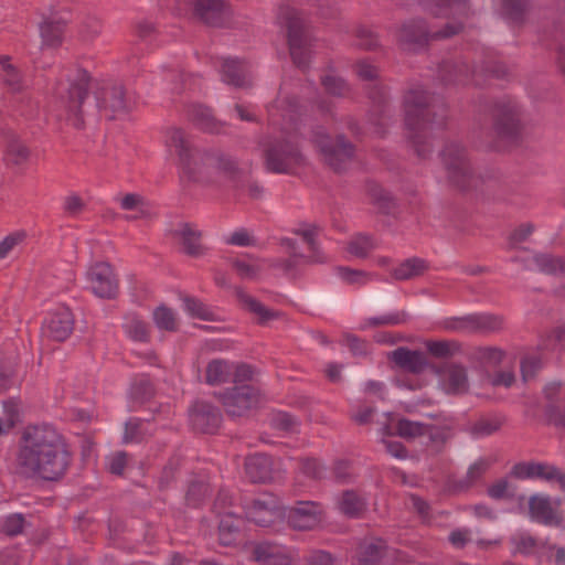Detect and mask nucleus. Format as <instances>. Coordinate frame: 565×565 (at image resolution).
Masks as SVG:
<instances>
[{
  "instance_id": "obj_34",
  "label": "nucleus",
  "mask_w": 565,
  "mask_h": 565,
  "mask_svg": "<svg viewBox=\"0 0 565 565\" xmlns=\"http://www.w3.org/2000/svg\"><path fill=\"white\" fill-rule=\"evenodd\" d=\"M122 210L132 212L130 218L143 217L147 213V205L143 199L135 193H128L117 199Z\"/></svg>"
},
{
  "instance_id": "obj_51",
  "label": "nucleus",
  "mask_w": 565,
  "mask_h": 565,
  "mask_svg": "<svg viewBox=\"0 0 565 565\" xmlns=\"http://www.w3.org/2000/svg\"><path fill=\"white\" fill-rule=\"evenodd\" d=\"M23 523L24 520L20 514H12L6 519L3 530L10 535H15L22 531Z\"/></svg>"
},
{
  "instance_id": "obj_62",
  "label": "nucleus",
  "mask_w": 565,
  "mask_h": 565,
  "mask_svg": "<svg viewBox=\"0 0 565 565\" xmlns=\"http://www.w3.org/2000/svg\"><path fill=\"white\" fill-rule=\"evenodd\" d=\"M514 382V374L511 371H503L497 374L492 380L491 383L494 386H505L509 387Z\"/></svg>"
},
{
  "instance_id": "obj_1",
  "label": "nucleus",
  "mask_w": 565,
  "mask_h": 565,
  "mask_svg": "<svg viewBox=\"0 0 565 565\" xmlns=\"http://www.w3.org/2000/svg\"><path fill=\"white\" fill-rule=\"evenodd\" d=\"M68 462L65 443L54 428L44 425L24 430L17 455L21 475L56 480L65 473Z\"/></svg>"
},
{
  "instance_id": "obj_43",
  "label": "nucleus",
  "mask_w": 565,
  "mask_h": 565,
  "mask_svg": "<svg viewBox=\"0 0 565 565\" xmlns=\"http://www.w3.org/2000/svg\"><path fill=\"white\" fill-rule=\"evenodd\" d=\"M494 459L492 457H482L477 459L467 471V479L469 483H472L480 479L493 463Z\"/></svg>"
},
{
  "instance_id": "obj_31",
  "label": "nucleus",
  "mask_w": 565,
  "mask_h": 565,
  "mask_svg": "<svg viewBox=\"0 0 565 565\" xmlns=\"http://www.w3.org/2000/svg\"><path fill=\"white\" fill-rule=\"evenodd\" d=\"M222 77L227 84L241 87L246 84L244 66L237 60H225L222 66Z\"/></svg>"
},
{
  "instance_id": "obj_22",
  "label": "nucleus",
  "mask_w": 565,
  "mask_h": 565,
  "mask_svg": "<svg viewBox=\"0 0 565 565\" xmlns=\"http://www.w3.org/2000/svg\"><path fill=\"white\" fill-rule=\"evenodd\" d=\"M391 358L399 367L414 374L422 372L427 364L423 353L403 348L393 351Z\"/></svg>"
},
{
  "instance_id": "obj_6",
  "label": "nucleus",
  "mask_w": 565,
  "mask_h": 565,
  "mask_svg": "<svg viewBox=\"0 0 565 565\" xmlns=\"http://www.w3.org/2000/svg\"><path fill=\"white\" fill-rule=\"evenodd\" d=\"M88 289L99 298H113L118 290V281L109 264L96 262L86 271Z\"/></svg>"
},
{
  "instance_id": "obj_9",
  "label": "nucleus",
  "mask_w": 565,
  "mask_h": 565,
  "mask_svg": "<svg viewBox=\"0 0 565 565\" xmlns=\"http://www.w3.org/2000/svg\"><path fill=\"white\" fill-rule=\"evenodd\" d=\"M74 329V318L68 307L57 305L52 308L42 326L43 333L56 341L66 340Z\"/></svg>"
},
{
  "instance_id": "obj_60",
  "label": "nucleus",
  "mask_w": 565,
  "mask_h": 565,
  "mask_svg": "<svg viewBox=\"0 0 565 565\" xmlns=\"http://www.w3.org/2000/svg\"><path fill=\"white\" fill-rule=\"evenodd\" d=\"M488 493L491 498L494 499L504 498L509 493L508 482L505 480L498 481L489 488Z\"/></svg>"
},
{
  "instance_id": "obj_49",
  "label": "nucleus",
  "mask_w": 565,
  "mask_h": 565,
  "mask_svg": "<svg viewBox=\"0 0 565 565\" xmlns=\"http://www.w3.org/2000/svg\"><path fill=\"white\" fill-rule=\"evenodd\" d=\"M324 88L333 95H342L347 92L344 81L335 75H326L322 79Z\"/></svg>"
},
{
  "instance_id": "obj_25",
  "label": "nucleus",
  "mask_w": 565,
  "mask_h": 565,
  "mask_svg": "<svg viewBox=\"0 0 565 565\" xmlns=\"http://www.w3.org/2000/svg\"><path fill=\"white\" fill-rule=\"evenodd\" d=\"M246 473L254 482H265L270 479V460L266 455L249 457L245 463Z\"/></svg>"
},
{
  "instance_id": "obj_47",
  "label": "nucleus",
  "mask_w": 565,
  "mask_h": 565,
  "mask_svg": "<svg viewBox=\"0 0 565 565\" xmlns=\"http://www.w3.org/2000/svg\"><path fill=\"white\" fill-rule=\"evenodd\" d=\"M527 4L526 0H503L502 11L503 14L510 19L516 20L525 10Z\"/></svg>"
},
{
  "instance_id": "obj_20",
  "label": "nucleus",
  "mask_w": 565,
  "mask_h": 565,
  "mask_svg": "<svg viewBox=\"0 0 565 565\" xmlns=\"http://www.w3.org/2000/svg\"><path fill=\"white\" fill-rule=\"evenodd\" d=\"M205 23L218 25L227 15L228 9L222 0H189Z\"/></svg>"
},
{
  "instance_id": "obj_41",
  "label": "nucleus",
  "mask_w": 565,
  "mask_h": 565,
  "mask_svg": "<svg viewBox=\"0 0 565 565\" xmlns=\"http://www.w3.org/2000/svg\"><path fill=\"white\" fill-rule=\"evenodd\" d=\"M183 307L184 310L193 318L203 320L213 319V313L209 310V308L194 298H184Z\"/></svg>"
},
{
  "instance_id": "obj_24",
  "label": "nucleus",
  "mask_w": 565,
  "mask_h": 565,
  "mask_svg": "<svg viewBox=\"0 0 565 565\" xmlns=\"http://www.w3.org/2000/svg\"><path fill=\"white\" fill-rule=\"evenodd\" d=\"M339 511L350 518L361 515L365 508L366 501L363 497L354 491H344L337 501Z\"/></svg>"
},
{
  "instance_id": "obj_23",
  "label": "nucleus",
  "mask_w": 565,
  "mask_h": 565,
  "mask_svg": "<svg viewBox=\"0 0 565 565\" xmlns=\"http://www.w3.org/2000/svg\"><path fill=\"white\" fill-rule=\"evenodd\" d=\"M443 161L454 180H456L458 173L466 174L468 171L466 153L458 145H449L444 150Z\"/></svg>"
},
{
  "instance_id": "obj_45",
  "label": "nucleus",
  "mask_w": 565,
  "mask_h": 565,
  "mask_svg": "<svg viewBox=\"0 0 565 565\" xmlns=\"http://www.w3.org/2000/svg\"><path fill=\"white\" fill-rule=\"evenodd\" d=\"M541 359L536 355L525 356L521 362V374L523 381H529L534 376L536 371L541 367Z\"/></svg>"
},
{
  "instance_id": "obj_44",
  "label": "nucleus",
  "mask_w": 565,
  "mask_h": 565,
  "mask_svg": "<svg viewBox=\"0 0 565 565\" xmlns=\"http://www.w3.org/2000/svg\"><path fill=\"white\" fill-rule=\"evenodd\" d=\"M501 426L499 419H481L477 422L472 427V434L476 437L489 436L497 431Z\"/></svg>"
},
{
  "instance_id": "obj_21",
  "label": "nucleus",
  "mask_w": 565,
  "mask_h": 565,
  "mask_svg": "<svg viewBox=\"0 0 565 565\" xmlns=\"http://www.w3.org/2000/svg\"><path fill=\"white\" fill-rule=\"evenodd\" d=\"M255 557L263 565H295L291 551L277 545H259L255 550Z\"/></svg>"
},
{
  "instance_id": "obj_29",
  "label": "nucleus",
  "mask_w": 565,
  "mask_h": 565,
  "mask_svg": "<svg viewBox=\"0 0 565 565\" xmlns=\"http://www.w3.org/2000/svg\"><path fill=\"white\" fill-rule=\"evenodd\" d=\"M424 431V426L406 419H391L390 424L385 427L386 435H398L405 438L420 436Z\"/></svg>"
},
{
  "instance_id": "obj_16",
  "label": "nucleus",
  "mask_w": 565,
  "mask_h": 565,
  "mask_svg": "<svg viewBox=\"0 0 565 565\" xmlns=\"http://www.w3.org/2000/svg\"><path fill=\"white\" fill-rule=\"evenodd\" d=\"M529 510L532 520L545 525H558L562 521L547 495H532L529 500Z\"/></svg>"
},
{
  "instance_id": "obj_30",
  "label": "nucleus",
  "mask_w": 565,
  "mask_h": 565,
  "mask_svg": "<svg viewBox=\"0 0 565 565\" xmlns=\"http://www.w3.org/2000/svg\"><path fill=\"white\" fill-rule=\"evenodd\" d=\"M30 159L29 148L20 140H11L4 152V161L9 166L22 167L28 163Z\"/></svg>"
},
{
  "instance_id": "obj_36",
  "label": "nucleus",
  "mask_w": 565,
  "mask_h": 565,
  "mask_svg": "<svg viewBox=\"0 0 565 565\" xmlns=\"http://www.w3.org/2000/svg\"><path fill=\"white\" fill-rule=\"evenodd\" d=\"M124 328L127 335L134 341L145 342L148 340V328L137 316H127Z\"/></svg>"
},
{
  "instance_id": "obj_55",
  "label": "nucleus",
  "mask_w": 565,
  "mask_h": 565,
  "mask_svg": "<svg viewBox=\"0 0 565 565\" xmlns=\"http://www.w3.org/2000/svg\"><path fill=\"white\" fill-rule=\"evenodd\" d=\"M436 6L449 10L451 13H462L466 9L467 0H435Z\"/></svg>"
},
{
  "instance_id": "obj_40",
  "label": "nucleus",
  "mask_w": 565,
  "mask_h": 565,
  "mask_svg": "<svg viewBox=\"0 0 565 565\" xmlns=\"http://www.w3.org/2000/svg\"><path fill=\"white\" fill-rule=\"evenodd\" d=\"M0 66L2 70V76L8 86L12 90L21 89V77L18 70L11 64L9 56L0 57Z\"/></svg>"
},
{
  "instance_id": "obj_35",
  "label": "nucleus",
  "mask_w": 565,
  "mask_h": 565,
  "mask_svg": "<svg viewBox=\"0 0 565 565\" xmlns=\"http://www.w3.org/2000/svg\"><path fill=\"white\" fill-rule=\"evenodd\" d=\"M19 405L13 401L3 403V412L0 415V437L7 435L19 422Z\"/></svg>"
},
{
  "instance_id": "obj_57",
  "label": "nucleus",
  "mask_w": 565,
  "mask_h": 565,
  "mask_svg": "<svg viewBox=\"0 0 565 565\" xmlns=\"http://www.w3.org/2000/svg\"><path fill=\"white\" fill-rule=\"evenodd\" d=\"M306 565H333V559L329 553L318 551L308 557Z\"/></svg>"
},
{
  "instance_id": "obj_46",
  "label": "nucleus",
  "mask_w": 565,
  "mask_h": 565,
  "mask_svg": "<svg viewBox=\"0 0 565 565\" xmlns=\"http://www.w3.org/2000/svg\"><path fill=\"white\" fill-rule=\"evenodd\" d=\"M458 347L454 342L431 341L427 343V350L436 356H447L457 351Z\"/></svg>"
},
{
  "instance_id": "obj_10",
  "label": "nucleus",
  "mask_w": 565,
  "mask_h": 565,
  "mask_svg": "<svg viewBox=\"0 0 565 565\" xmlns=\"http://www.w3.org/2000/svg\"><path fill=\"white\" fill-rule=\"evenodd\" d=\"M285 510L271 494L257 499L246 511L247 518L262 526H268L285 516Z\"/></svg>"
},
{
  "instance_id": "obj_12",
  "label": "nucleus",
  "mask_w": 565,
  "mask_h": 565,
  "mask_svg": "<svg viewBox=\"0 0 565 565\" xmlns=\"http://www.w3.org/2000/svg\"><path fill=\"white\" fill-rule=\"evenodd\" d=\"M258 402V393L250 386L235 387L223 396V405L233 416L243 415L246 411L255 407Z\"/></svg>"
},
{
  "instance_id": "obj_26",
  "label": "nucleus",
  "mask_w": 565,
  "mask_h": 565,
  "mask_svg": "<svg viewBox=\"0 0 565 565\" xmlns=\"http://www.w3.org/2000/svg\"><path fill=\"white\" fill-rule=\"evenodd\" d=\"M97 106L100 108H109L115 115L126 111L127 104L125 100V92L122 87L115 86L103 92V98L96 97Z\"/></svg>"
},
{
  "instance_id": "obj_14",
  "label": "nucleus",
  "mask_w": 565,
  "mask_h": 565,
  "mask_svg": "<svg viewBox=\"0 0 565 565\" xmlns=\"http://www.w3.org/2000/svg\"><path fill=\"white\" fill-rule=\"evenodd\" d=\"M234 374L235 381H241L250 375V370L246 365H234L224 360H213L206 366V382L211 385L222 384L228 381Z\"/></svg>"
},
{
  "instance_id": "obj_50",
  "label": "nucleus",
  "mask_w": 565,
  "mask_h": 565,
  "mask_svg": "<svg viewBox=\"0 0 565 565\" xmlns=\"http://www.w3.org/2000/svg\"><path fill=\"white\" fill-rule=\"evenodd\" d=\"M127 463V457L125 452H116L108 457L107 467L111 473L120 475Z\"/></svg>"
},
{
  "instance_id": "obj_28",
  "label": "nucleus",
  "mask_w": 565,
  "mask_h": 565,
  "mask_svg": "<svg viewBox=\"0 0 565 565\" xmlns=\"http://www.w3.org/2000/svg\"><path fill=\"white\" fill-rule=\"evenodd\" d=\"M526 267L545 274H556L565 269V264L559 258L546 254H537L526 260Z\"/></svg>"
},
{
  "instance_id": "obj_11",
  "label": "nucleus",
  "mask_w": 565,
  "mask_h": 565,
  "mask_svg": "<svg viewBox=\"0 0 565 565\" xmlns=\"http://www.w3.org/2000/svg\"><path fill=\"white\" fill-rule=\"evenodd\" d=\"M512 472L520 479H543L556 482L565 491V473L554 466L542 462H522L514 466Z\"/></svg>"
},
{
  "instance_id": "obj_48",
  "label": "nucleus",
  "mask_w": 565,
  "mask_h": 565,
  "mask_svg": "<svg viewBox=\"0 0 565 565\" xmlns=\"http://www.w3.org/2000/svg\"><path fill=\"white\" fill-rule=\"evenodd\" d=\"M482 359L489 365H500L510 363L511 359L501 350L495 348H487L482 350Z\"/></svg>"
},
{
  "instance_id": "obj_8",
  "label": "nucleus",
  "mask_w": 565,
  "mask_h": 565,
  "mask_svg": "<svg viewBox=\"0 0 565 565\" xmlns=\"http://www.w3.org/2000/svg\"><path fill=\"white\" fill-rule=\"evenodd\" d=\"M301 161V152L294 139L278 142L266 153L267 167L275 172H288Z\"/></svg>"
},
{
  "instance_id": "obj_19",
  "label": "nucleus",
  "mask_w": 565,
  "mask_h": 565,
  "mask_svg": "<svg viewBox=\"0 0 565 565\" xmlns=\"http://www.w3.org/2000/svg\"><path fill=\"white\" fill-rule=\"evenodd\" d=\"M427 105V96L424 90L409 92L405 98V121L409 129H413L416 125L420 127L426 126V119L424 117V109Z\"/></svg>"
},
{
  "instance_id": "obj_63",
  "label": "nucleus",
  "mask_w": 565,
  "mask_h": 565,
  "mask_svg": "<svg viewBox=\"0 0 565 565\" xmlns=\"http://www.w3.org/2000/svg\"><path fill=\"white\" fill-rule=\"evenodd\" d=\"M533 232V227L530 224L520 225L511 235L512 243H520L527 238Z\"/></svg>"
},
{
  "instance_id": "obj_18",
  "label": "nucleus",
  "mask_w": 565,
  "mask_h": 565,
  "mask_svg": "<svg viewBox=\"0 0 565 565\" xmlns=\"http://www.w3.org/2000/svg\"><path fill=\"white\" fill-rule=\"evenodd\" d=\"M502 321L500 318L490 315H470L462 318L455 319L447 328L452 330L462 331H494L501 328Z\"/></svg>"
},
{
  "instance_id": "obj_13",
  "label": "nucleus",
  "mask_w": 565,
  "mask_h": 565,
  "mask_svg": "<svg viewBox=\"0 0 565 565\" xmlns=\"http://www.w3.org/2000/svg\"><path fill=\"white\" fill-rule=\"evenodd\" d=\"M288 522L297 530H312L322 521V511L313 502H300L289 509Z\"/></svg>"
},
{
  "instance_id": "obj_27",
  "label": "nucleus",
  "mask_w": 565,
  "mask_h": 565,
  "mask_svg": "<svg viewBox=\"0 0 565 565\" xmlns=\"http://www.w3.org/2000/svg\"><path fill=\"white\" fill-rule=\"evenodd\" d=\"M175 235L186 254L192 256L201 254L202 246L200 244V232L195 227L189 224H182L175 231Z\"/></svg>"
},
{
  "instance_id": "obj_5",
  "label": "nucleus",
  "mask_w": 565,
  "mask_h": 565,
  "mask_svg": "<svg viewBox=\"0 0 565 565\" xmlns=\"http://www.w3.org/2000/svg\"><path fill=\"white\" fill-rule=\"evenodd\" d=\"M315 145L323 161L334 170H341L353 156V147L342 136L331 138L324 131H317Z\"/></svg>"
},
{
  "instance_id": "obj_56",
  "label": "nucleus",
  "mask_w": 565,
  "mask_h": 565,
  "mask_svg": "<svg viewBox=\"0 0 565 565\" xmlns=\"http://www.w3.org/2000/svg\"><path fill=\"white\" fill-rule=\"evenodd\" d=\"M317 228L312 225H307L296 231L302 241L308 245L309 248L315 249V237Z\"/></svg>"
},
{
  "instance_id": "obj_15",
  "label": "nucleus",
  "mask_w": 565,
  "mask_h": 565,
  "mask_svg": "<svg viewBox=\"0 0 565 565\" xmlns=\"http://www.w3.org/2000/svg\"><path fill=\"white\" fill-rule=\"evenodd\" d=\"M439 385L448 394H460L468 388L466 370L456 364L446 363L436 370Z\"/></svg>"
},
{
  "instance_id": "obj_39",
  "label": "nucleus",
  "mask_w": 565,
  "mask_h": 565,
  "mask_svg": "<svg viewBox=\"0 0 565 565\" xmlns=\"http://www.w3.org/2000/svg\"><path fill=\"white\" fill-rule=\"evenodd\" d=\"M374 247L375 243L371 237L359 234L349 241L347 249L353 256L364 257Z\"/></svg>"
},
{
  "instance_id": "obj_58",
  "label": "nucleus",
  "mask_w": 565,
  "mask_h": 565,
  "mask_svg": "<svg viewBox=\"0 0 565 565\" xmlns=\"http://www.w3.org/2000/svg\"><path fill=\"white\" fill-rule=\"evenodd\" d=\"M381 548H382V546L380 543L379 544L371 543V544L362 546L361 553L363 556V561L372 562V561L376 559L381 554Z\"/></svg>"
},
{
  "instance_id": "obj_42",
  "label": "nucleus",
  "mask_w": 565,
  "mask_h": 565,
  "mask_svg": "<svg viewBox=\"0 0 565 565\" xmlns=\"http://www.w3.org/2000/svg\"><path fill=\"white\" fill-rule=\"evenodd\" d=\"M153 320L158 328L174 330L177 320L174 313L167 307H159L153 312Z\"/></svg>"
},
{
  "instance_id": "obj_33",
  "label": "nucleus",
  "mask_w": 565,
  "mask_h": 565,
  "mask_svg": "<svg viewBox=\"0 0 565 565\" xmlns=\"http://www.w3.org/2000/svg\"><path fill=\"white\" fill-rule=\"evenodd\" d=\"M426 270V264L418 258L407 259L394 269V277L399 280L411 279L422 275Z\"/></svg>"
},
{
  "instance_id": "obj_2",
  "label": "nucleus",
  "mask_w": 565,
  "mask_h": 565,
  "mask_svg": "<svg viewBox=\"0 0 565 565\" xmlns=\"http://www.w3.org/2000/svg\"><path fill=\"white\" fill-rule=\"evenodd\" d=\"M170 154L178 157V166L182 173L210 181L234 179L237 167L230 158L218 152L192 151L179 129H170L166 140Z\"/></svg>"
},
{
  "instance_id": "obj_61",
  "label": "nucleus",
  "mask_w": 565,
  "mask_h": 565,
  "mask_svg": "<svg viewBox=\"0 0 565 565\" xmlns=\"http://www.w3.org/2000/svg\"><path fill=\"white\" fill-rule=\"evenodd\" d=\"M302 470L306 475L312 478H320L322 473L321 466L315 459H307L302 465Z\"/></svg>"
},
{
  "instance_id": "obj_59",
  "label": "nucleus",
  "mask_w": 565,
  "mask_h": 565,
  "mask_svg": "<svg viewBox=\"0 0 565 565\" xmlns=\"http://www.w3.org/2000/svg\"><path fill=\"white\" fill-rule=\"evenodd\" d=\"M356 74L362 79H373L377 75V70L371 64L361 62L356 65Z\"/></svg>"
},
{
  "instance_id": "obj_4",
  "label": "nucleus",
  "mask_w": 565,
  "mask_h": 565,
  "mask_svg": "<svg viewBox=\"0 0 565 565\" xmlns=\"http://www.w3.org/2000/svg\"><path fill=\"white\" fill-rule=\"evenodd\" d=\"M461 29V24L451 23L438 32L429 33L423 21H411L402 26L398 39L406 49L418 50L424 47L430 40L448 39L458 34Z\"/></svg>"
},
{
  "instance_id": "obj_7",
  "label": "nucleus",
  "mask_w": 565,
  "mask_h": 565,
  "mask_svg": "<svg viewBox=\"0 0 565 565\" xmlns=\"http://www.w3.org/2000/svg\"><path fill=\"white\" fill-rule=\"evenodd\" d=\"M287 29L291 58L299 67H303L309 62L311 54L305 20L298 14L292 13L288 19Z\"/></svg>"
},
{
  "instance_id": "obj_17",
  "label": "nucleus",
  "mask_w": 565,
  "mask_h": 565,
  "mask_svg": "<svg viewBox=\"0 0 565 565\" xmlns=\"http://www.w3.org/2000/svg\"><path fill=\"white\" fill-rule=\"evenodd\" d=\"M42 47L56 49L64 39L65 21L55 14L44 17L39 24Z\"/></svg>"
},
{
  "instance_id": "obj_53",
  "label": "nucleus",
  "mask_w": 565,
  "mask_h": 565,
  "mask_svg": "<svg viewBox=\"0 0 565 565\" xmlns=\"http://www.w3.org/2000/svg\"><path fill=\"white\" fill-rule=\"evenodd\" d=\"M226 243L236 246H249L254 244V238L245 230H239L226 238Z\"/></svg>"
},
{
  "instance_id": "obj_37",
  "label": "nucleus",
  "mask_w": 565,
  "mask_h": 565,
  "mask_svg": "<svg viewBox=\"0 0 565 565\" xmlns=\"http://www.w3.org/2000/svg\"><path fill=\"white\" fill-rule=\"evenodd\" d=\"M26 236L25 231L18 230L0 239V260L7 258L13 250L21 246L25 242Z\"/></svg>"
},
{
  "instance_id": "obj_38",
  "label": "nucleus",
  "mask_w": 565,
  "mask_h": 565,
  "mask_svg": "<svg viewBox=\"0 0 565 565\" xmlns=\"http://www.w3.org/2000/svg\"><path fill=\"white\" fill-rule=\"evenodd\" d=\"M239 300L244 308L254 313L260 322H266L277 316L276 312L270 311L264 305L246 294H239Z\"/></svg>"
},
{
  "instance_id": "obj_32",
  "label": "nucleus",
  "mask_w": 565,
  "mask_h": 565,
  "mask_svg": "<svg viewBox=\"0 0 565 565\" xmlns=\"http://www.w3.org/2000/svg\"><path fill=\"white\" fill-rule=\"evenodd\" d=\"M242 520L232 513L225 514L220 521V542L223 545L232 544L238 533Z\"/></svg>"
},
{
  "instance_id": "obj_64",
  "label": "nucleus",
  "mask_w": 565,
  "mask_h": 565,
  "mask_svg": "<svg viewBox=\"0 0 565 565\" xmlns=\"http://www.w3.org/2000/svg\"><path fill=\"white\" fill-rule=\"evenodd\" d=\"M235 267L242 277H253L258 270L257 265L246 263L245 260H237Z\"/></svg>"
},
{
  "instance_id": "obj_3",
  "label": "nucleus",
  "mask_w": 565,
  "mask_h": 565,
  "mask_svg": "<svg viewBox=\"0 0 565 565\" xmlns=\"http://www.w3.org/2000/svg\"><path fill=\"white\" fill-rule=\"evenodd\" d=\"M92 82L85 72H78L72 79H61L55 87L56 103L65 119L81 126L83 107L88 98Z\"/></svg>"
},
{
  "instance_id": "obj_52",
  "label": "nucleus",
  "mask_w": 565,
  "mask_h": 565,
  "mask_svg": "<svg viewBox=\"0 0 565 565\" xmlns=\"http://www.w3.org/2000/svg\"><path fill=\"white\" fill-rule=\"evenodd\" d=\"M85 207V203L82 198L76 194H71L65 198L64 210L71 214L76 215L81 213Z\"/></svg>"
},
{
  "instance_id": "obj_54",
  "label": "nucleus",
  "mask_w": 565,
  "mask_h": 565,
  "mask_svg": "<svg viewBox=\"0 0 565 565\" xmlns=\"http://www.w3.org/2000/svg\"><path fill=\"white\" fill-rule=\"evenodd\" d=\"M281 245L285 247L286 252L291 253L290 258L281 265L282 269L289 270L299 263L301 256L295 252V244L290 238L282 239Z\"/></svg>"
}]
</instances>
